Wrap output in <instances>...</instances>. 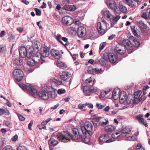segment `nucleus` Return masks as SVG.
<instances>
[{
  "label": "nucleus",
  "instance_id": "4468645a",
  "mask_svg": "<svg viewBox=\"0 0 150 150\" xmlns=\"http://www.w3.org/2000/svg\"><path fill=\"white\" fill-rule=\"evenodd\" d=\"M105 26L104 25L101 24L100 22L97 24V28L98 33L101 35H103L105 33Z\"/></svg>",
  "mask_w": 150,
  "mask_h": 150
},
{
  "label": "nucleus",
  "instance_id": "5fc2aeb1",
  "mask_svg": "<svg viewBox=\"0 0 150 150\" xmlns=\"http://www.w3.org/2000/svg\"><path fill=\"white\" fill-rule=\"evenodd\" d=\"M106 45V42H103L100 45L99 50H103Z\"/></svg>",
  "mask_w": 150,
  "mask_h": 150
},
{
  "label": "nucleus",
  "instance_id": "c85d7f7f",
  "mask_svg": "<svg viewBox=\"0 0 150 150\" xmlns=\"http://www.w3.org/2000/svg\"><path fill=\"white\" fill-rule=\"evenodd\" d=\"M109 137L108 135L104 134L101 135L99 137L98 141H110L109 139Z\"/></svg>",
  "mask_w": 150,
  "mask_h": 150
},
{
  "label": "nucleus",
  "instance_id": "bb28decb",
  "mask_svg": "<svg viewBox=\"0 0 150 150\" xmlns=\"http://www.w3.org/2000/svg\"><path fill=\"white\" fill-rule=\"evenodd\" d=\"M142 17L145 19H149L150 20V8H148L145 12L142 13Z\"/></svg>",
  "mask_w": 150,
  "mask_h": 150
},
{
  "label": "nucleus",
  "instance_id": "bf43d9fd",
  "mask_svg": "<svg viewBox=\"0 0 150 150\" xmlns=\"http://www.w3.org/2000/svg\"><path fill=\"white\" fill-rule=\"evenodd\" d=\"M18 117L20 120L21 121H24L25 120V118L20 115H18Z\"/></svg>",
  "mask_w": 150,
  "mask_h": 150
},
{
  "label": "nucleus",
  "instance_id": "774afa93",
  "mask_svg": "<svg viewBox=\"0 0 150 150\" xmlns=\"http://www.w3.org/2000/svg\"><path fill=\"white\" fill-rule=\"evenodd\" d=\"M4 123L5 125H6L8 127H11L10 126V123L8 121H6L4 122Z\"/></svg>",
  "mask_w": 150,
  "mask_h": 150
},
{
  "label": "nucleus",
  "instance_id": "13d9d810",
  "mask_svg": "<svg viewBox=\"0 0 150 150\" xmlns=\"http://www.w3.org/2000/svg\"><path fill=\"white\" fill-rule=\"evenodd\" d=\"M94 117L93 118V120L96 122H98L100 119L101 118L100 117H98L96 116H94Z\"/></svg>",
  "mask_w": 150,
  "mask_h": 150
},
{
  "label": "nucleus",
  "instance_id": "69168bd1",
  "mask_svg": "<svg viewBox=\"0 0 150 150\" xmlns=\"http://www.w3.org/2000/svg\"><path fill=\"white\" fill-rule=\"evenodd\" d=\"M106 95V93H105V92L103 91L101 92L100 97L102 98H104Z\"/></svg>",
  "mask_w": 150,
  "mask_h": 150
},
{
  "label": "nucleus",
  "instance_id": "338daca9",
  "mask_svg": "<svg viewBox=\"0 0 150 150\" xmlns=\"http://www.w3.org/2000/svg\"><path fill=\"white\" fill-rule=\"evenodd\" d=\"M120 16H117L115 18H114V17L112 19L114 21L116 22L118 21V20L120 19Z\"/></svg>",
  "mask_w": 150,
  "mask_h": 150
},
{
  "label": "nucleus",
  "instance_id": "49530a36",
  "mask_svg": "<svg viewBox=\"0 0 150 150\" xmlns=\"http://www.w3.org/2000/svg\"><path fill=\"white\" fill-rule=\"evenodd\" d=\"M104 121H105L101 122H99V125L102 126H104L106 125L108 122V120L105 119Z\"/></svg>",
  "mask_w": 150,
  "mask_h": 150
},
{
  "label": "nucleus",
  "instance_id": "e433bc0d",
  "mask_svg": "<svg viewBox=\"0 0 150 150\" xmlns=\"http://www.w3.org/2000/svg\"><path fill=\"white\" fill-rule=\"evenodd\" d=\"M9 113V112L8 110L0 109V115L4 114L5 115H8Z\"/></svg>",
  "mask_w": 150,
  "mask_h": 150
},
{
  "label": "nucleus",
  "instance_id": "864d4df0",
  "mask_svg": "<svg viewBox=\"0 0 150 150\" xmlns=\"http://www.w3.org/2000/svg\"><path fill=\"white\" fill-rule=\"evenodd\" d=\"M35 10L36 12V14L37 16H40L41 14V11L38 8H35Z\"/></svg>",
  "mask_w": 150,
  "mask_h": 150
},
{
  "label": "nucleus",
  "instance_id": "2eb2a0df",
  "mask_svg": "<svg viewBox=\"0 0 150 150\" xmlns=\"http://www.w3.org/2000/svg\"><path fill=\"white\" fill-rule=\"evenodd\" d=\"M120 102L121 104L123 103L126 100L127 98L126 93L124 91L122 92L118 95Z\"/></svg>",
  "mask_w": 150,
  "mask_h": 150
},
{
  "label": "nucleus",
  "instance_id": "f3484780",
  "mask_svg": "<svg viewBox=\"0 0 150 150\" xmlns=\"http://www.w3.org/2000/svg\"><path fill=\"white\" fill-rule=\"evenodd\" d=\"M95 79L93 76H91L90 77L86 79L85 80V84H86V86L89 87L92 86L94 83Z\"/></svg>",
  "mask_w": 150,
  "mask_h": 150
},
{
  "label": "nucleus",
  "instance_id": "1a4fd4ad",
  "mask_svg": "<svg viewBox=\"0 0 150 150\" xmlns=\"http://www.w3.org/2000/svg\"><path fill=\"white\" fill-rule=\"evenodd\" d=\"M86 33V28L83 26L79 27L77 30V34L79 37L82 38L85 36Z\"/></svg>",
  "mask_w": 150,
  "mask_h": 150
},
{
  "label": "nucleus",
  "instance_id": "c03bdc74",
  "mask_svg": "<svg viewBox=\"0 0 150 150\" xmlns=\"http://www.w3.org/2000/svg\"><path fill=\"white\" fill-rule=\"evenodd\" d=\"M139 24L140 27L142 29H146L147 28V25L143 23L142 21L139 22Z\"/></svg>",
  "mask_w": 150,
  "mask_h": 150
},
{
  "label": "nucleus",
  "instance_id": "37998d69",
  "mask_svg": "<svg viewBox=\"0 0 150 150\" xmlns=\"http://www.w3.org/2000/svg\"><path fill=\"white\" fill-rule=\"evenodd\" d=\"M131 41H129L128 40H123V44L125 46H129L130 43H131Z\"/></svg>",
  "mask_w": 150,
  "mask_h": 150
},
{
  "label": "nucleus",
  "instance_id": "a211bd4d",
  "mask_svg": "<svg viewBox=\"0 0 150 150\" xmlns=\"http://www.w3.org/2000/svg\"><path fill=\"white\" fill-rule=\"evenodd\" d=\"M93 126L89 122H86L84 125V129L86 130L85 134H86V132L90 134V132L92 131Z\"/></svg>",
  "mask_w": 150,
  "mask_h": 150
},
{
  "label": "nucleus",
  "instance_id": "c756f323",
  "mask_svg": "<svg viewBox=\"0 0 150 150\" xmlns=\"http://www.w3.org/2000/svg\"><path fill=\"white\" fill-rule=\"evenodd\" d=\"M123 2L131 7L134 8L135 7L136 5L134 3V2L132 0H123Z\"/></svg>",
  "mask_w": 150,
  "mask_h": 150
},
{
  "label": "nucleus",
  "instance_id": "aec40b11",
  "mask_svg": "<svg viewBox=\"0 0 150 150\" xmlns=\"http://www.w3.org/2000/svg\"><path fill=\"white\" fill-rule=\"evenodd\" d=\"M73 134L77 139H80L82 138V134L79 130L76 128H74L73 129Z\"/></svg>",
  "mask_w": 150,
  "mask_h": 150
},
{
  "label": "nucleus",
  "instance_id": "473e14b6",
  "mask_svg": "<svg viewBox=\"0 0 150 150\" xmlns=\"http://www.w3.org/2000/svg\"><path fill=\"white\" fill-rule=\"evenodd\" d=\"M27 61V64L30 66H33L35 65L36 62L33 60V58L32 59L29 58Z\"/></svg>",
  "mask_w": 150,
  "mask_h": 150
},
{
  "label": "nucleus",
  "instance_id": "f704fd0d",
  "mask_svg": "<svg viewBox=\"0 0 150 150\" xmlns=\"http://www.w3.org/2000/svg\"><path fill=\"white\" fill-rule=\"evenodd\" d=\"M62 38L61 36L60 35H58L57 36V40L61 44L64 45L65 47H66L67 46H68L69 45V43L68 42H67V43H65V44H64L62 41L61 40L62 39Z\"/></svg>",
  "mask_w": 150,
  "mask_h": 150
},
{
  "label": "nucleus",
  "instance_id": "2f4dec72",
  "mask_svg": "<svg viewBox=\"0 0 150 150\" xmlns=\"http://www.w3.org/2000/svg\"><path fill=\"white\" fill-rule=\"evenodd\" d=\"M14 63L18 66H20L23 63V59L22 58L16 59L14 61Z\"/></svg>",
  "mask_w": 150,
  "mask_h": 150
},
{
  "label": "nucleus",
  "instance_id": "cd10ccee",
  "mask_svg": "<svg viewBox=\"0 0 150 150\" xmlns=\"http://www.w3.org/2000/svg\"><path fill=\"white\" fill-rule=\"evenodd\" d=\"M64 9L70 11H74L76 9V7L74 5H66L64 6Z\"/></svg>",
  "mask_w": 150,
  "mask_h": 150
},
{
  "label": "nucleus",
  "instance_id": "423d86ee",
  "mask_svg": "<svg viewBox=\"0 0 150 150\" xmlns=\"http://www.w3.org/2000/svg\"><path fill=\"white\" fill-rule=\"evenodd\" d=\"M108 59L112 63H116L117 59V55L113 53H106Z\"/></svg>",
  "mask_w": 150,
  "mask_h": 150
},
{
  "label": "nucleus",
  "instance_id": "79ce46f5",
  "mask_svg": "<svg viewBox=\"0 0 150 150\" xmlns=\"http://www.w3.org/2000/svg\"><path fill=\"white\" fill-rule=\"evenodd\" d=\"M39 43V42L37 41H35L32 43V46L33 49H38L39 48L38 45Z\"/></svg>",
  "mask_w": 150,
  "mask_h": 150
},
{
  "label": "nucleus",
  "instance_id": "de8ad7c7",
  "mask_svg": "<svg viewBox=\"0 0 150 150\" xmlns=\"http://www.w3.org/2000/svg\"><path fill=\"white\" fill-rule=\"evenodd\" d=\"M66 93V90L64 89H59L57 91V93L59 95L64 94Z\"/></svg>",
  "mask_w": 150,
  "mask_h": 150
},
{
  "label": "nucleus",
  "instance_id": "0e129e2a",
  "mask_svg": "<svg viewBox=\"0 0 150 150\" xmlns=\"http://www.w3.org/2000/svg\"><path fill=\"white\" fill-rule=\"evenodd\" d=\"M86 106H88V107L91 108H93V106L92 104L86 103Z\"/></svg>",
  "mask_w": 150,
  "mask_h": 150
},
{
  "label": "nucleus",
  "instance_id": "6e6552de",
  "mask_svg": "<svg viewBox=\"0 0 150 150\" xmlns=\"http://www.w3.org/2000/svg\"><path fill=\"white\" fill-rule=\"evenodd\" d=\"M59 75L61 79L64 81H68L67 80L71 76V74L68 71H61L59 73Z\"/></svg>",
  "mask_w": 150,
  "mask_h": 150
},
{
  "label": "nucleus",
  "instance_id": "e2e57ef3",
  "mask_svg": "<svg viewBox=\"0 0 150 150\" xmlns=\"http://www.w3.org/2000/svg\"><path fill=\"white\" fill-rule=\"evenodd\" d=\"M6 104L9 107H11L12 106V104L9 102L8 100H7V102L6 103Z\"/></svg>",
  "mask_w": 150,
  "mask_h": 150
},
{
  "label": "nucleus",
  "instance_id": "9d476101",
  "mask_svg": "<svg viewBox=\"0 0 150 150\" xmlns=\"http://www.w3.org/2000/svg\"><path fill=\"white\" fill-rule=\"evenodd\" d=\"M33 58L36 63L39 64H42L44 62L40 52H38L34 56H33Z\"/></svg>",
  "mask_w": 150,
  "mask_h": 150
},
{
  "label": "nucleus",
  "instance_id": "052dcab7",
  "mask_svg": "<svg viewBox=\"0 0 150 150\" xmlns=\"http://www.w3.org/2000/svg\"><path fill=\"white\" fill-rule=\"evenodd\" d=\"M96 106L99 109H102L105 106L103 105H101L100 104L97 103L96 104Z\"/></svg>",
  "mask_w": 150,
  "mask_h": 150
},
{
  "label": "nucleus",
  "instance_id": "6ab92c4d",
  "mask_svg": "<svg viewBox=\"0 0 150 150\" xmlns=\"http://www.w3.org/2000/svg\"><path fill=\"white\" fill-rule=\"evenodd\" d=\"M129 38L131 41V43L132 46L136 47H139L140 43L135 37L132 36H130Z\"/></svg>",
  "mask_w": 150,
  "mask_h": 150
},
{
  "label": "nucleus",
  "instance_id": "412c9836",
  "mask_svg": "<svg viewBox=\"0 0 150 150\" xmlns=\"http://www.w3.org/2000/svg\"><path fill=\"white\" fill-rule=\"evenodd\" d=\"M103 15L104 18L109 21H110L114 17V16L111 14L110 13L108 10L104 12Z\"/></svg>",
  "mask_w": 150,
  "mask_h": 150
},
{
  "label": "nucleus",
  "instance_id": "5701e85b",
  "mask_svg": "<svg viewBox=\"0 0 150 150\" xmlns=\"http://www.w3.org/2000/svg\"><path fill=\"white\" fill-rule=\"evenodd\" d=\"M99 61L100 63L102 65H106V62L108 61V60L105 53L103 54V57L100 59Z\"/></svg>",
  "mask_w": 150,
  "mask_h": 150
},
{
  "label": "nucleus",
  "instance_id": "393cba45",
  "mask_svg": "<svg viewBox=\"0 0 150 150\" xmlns=\"http://www.w3.org/2000/svg\"><path fill=\"white\" fill-rule=\"evenodd\" d=\"M120 91V90L118 88H116L114 90L112 93V97L114 100H116L118 99V94Z\"/></svg>",
  "mask_w": 150,
  "mask_h": 150
},
{
  "label": "nucleus",
  "instance_id": "7ed1b4c3",
  "mask_svg": "<svg viewBox=\"0 0 150 150\" xmlns=\"http://www.w3.org/2000/svg\"><path fill=\"white\" fill-rule=\"evenodd\" d=\"M132 128L129 127H126L122 129H119L115 133L112 134V137L113 138H115L118 137V135L119 134H129L131 131Z\"/></svg>",
  "mask_w": 150,
  "mask_h": 150
},
{
  "label": "nucleus",
  "instance_id": "a878e982",
  "mask_svg": "<svg viewBox=\"0 0 150 150\" xmlns=\"http://www.w3.org/2000/svg\"><path fill=\"white\" fill-rule=\"evenodd\" d=\"M49 50L48 49L43 48L41 49L40 53L41 56L43 57H47L49 54Z\"/></svg>",
  "mask_w": 150,
  "mask_h": 150
},
{
  "label": "nucleus",
  "instance_id": "8fccbe9b",
  "mask_svg": "<svg viewBox=\"0 0 150 150\" xmlns=\"http://www.w3.org/2000/svg\"><path fill=\"white\" fill-rule=\"evenodd\" d=\"M149 87L148 86H145L143 90V94L145 95L147 93V89H149Z\"/></svg>",
  "mask_w": 150,
  "mask_h": 150
},
{
  "label": "nucleus",
  "instance_id": "ea45409f",
  "mask_svg": "<svg viewBox=\"0 0 150 150\" xmlns=\"http://www.w3.org/2000/svg\"><path fill=\"white\" fill-rule=\"evenodd\" d=\"M102 72V70L101 69L94 68L93 74H101Z\"/></svg>",
  "mask_w": 150,
  "mask_h": 150
},
{
  "label": "nucleus",
  "instance_id": "3c124183",
  "mask_svg": "<svg viewBox=\"0 0 150 150\" xmlns=\"http://www.w3.org/2000/svg\"><path fill=\"white\" fill-rule=\"evenodd\" d=\"M51 119L50 118H48L47 119V120H46V121H43L42 123H41V125L42 126H44V125H47V124L51 120Z\"/></svg>",
  "mask_w": 150,
  "mask_h": 150
},
{
  "label": "nucleus",
  "instance_id": "09e8293b",
  "mask_svg": "<svg viewBox=\"0 0 150 150\" xmlns=\"http://www.w3.org/2000/svg\"><path fill=\"white\" fill-rule=\"evenodd\" d=\"M51 54L52 56L55 59H56V50L53 49L51 50Z\"/></svg>",
  "mask_w": 150,
  "mask_h": 150
},
{
  "label": "nucleus",
  "instance_id": "680f3d73",
  "mask_svg": "<svg viewBox=\"0 0 150 150\" xmlns=\"http://www.w3.org/2000/svg\"><path fill=\"white\" fill-rule=\"evenodd\" d=\"M33 122L31 120L30 122L28 125V128L30 130H32L31 127L33 125Z\"/></svg>",
  "mask_w": 150,
  "mask_h": 150
},
{
  "label": "nucleus",
  "instance_id": "72a5a7b5",
  "mask_svg": "<svg viewBox=\"0 0 150 150\" xmlns=\"http://www.w3.org/2000/svg\"><path fill=\"white\" fill-rule=\"evenodd\" d=\"M120 11L122 13H125L127 11V9L125 6L120 3L119 7Z\"/></svg>",
  "mask_w": 150,
  "mask_h": 150
},
{
  "label": "nucleus",
  "instance_id": "dca6fc26",
  "mask_svg": "<svg viewBox=\"0 0 150 150\" xmlns=\"http://www.w3.org/2000/svg\"><path fill=\"white\" fill-rule=\"evenodd\" d=\"M143 117V116L142 115L139 114L136 117V119L138 121L139 123L144 125L145 127H147V124L146 121H144Z\"/></svg>",
  "mask_w": 150,
  "mask_h": 150
},
{
  "label": "nucleus",
  "instance_id": "4c0bfd02",
  "mask_svg": "<svg viewBox=\"0 0 150 150\" xmlns=\"http://www.w3.org/2000/svg\"><path fill=\"white\" fill-rule=\"evenodd\" d=\"M27 48V54H28V55L27 56V57L30 58L32 55L33 53V48L31 47H29V48Z\"/></svg>",
  "mask_w": 150,
  "mask_h": 150
},
{
  "label": "nucleus",
  "instance_id": "7c9ffc66",
  "mask_svg": "<svg viewBox=\"0 0 150 150\" xmlns=\"http://www.w3.org/2000/svg\"><path fill=\"white\" fill-rule=\"evenodd\" d=\"M130 27L134 35L137 37H139L140 36L137 34V31H138V30L137 28H136L135 26H131Z\"/></svg>",
  "mask_w": 150,
  "mask_h": 150
},
{
  "label": "nucleus",
  "instance_id": "f8f14e48",
  "mask_svg": "<svg viewBox=\"0 0 150 150\" xmlns=\"http://www.w3.org/2000/svg\"><path fill=\"white\" fill-rule=\"evenodd\" d=\"M107 6L112 10L116 12L117 9V5L115 1L113 0H108L106 1Z\"/></svg>",
  "mask_w": 150,
  "mask_h": 150
},
{
  "label": "nucleus",
  "instance_id": "58836bf2",
  "mask_svg": "<svg viewBox=\"0 0 150 150\" xmlns=\"http://www.w3.org/2000/svg\"><path fill=\"white\" fill-rule=\"evenodd\" d=\"M94 68L91 66L88 67L87 69L88 73L90 74H93Z\"/></svg>",
  "mask_w": 150,
  "mask_h": 150
},
{
  "label": "nucleus",
  "instance_id": "ddd939ff",
  "mask_svg": "<svg viewBox=\"0 0 150 150\" xmlns=\"http://www.w3.org/2000/svg\"><path fill=\"white\" fill-rule=\"evenodd\" d=\"M19 52L20 56L22 58L27 57L28 54H27V48L24 47H21L19 50Z\"/></svg>",
  "mask_w": 150,
  "mask_h": 150
},
{
  "label": "nucleus",
  "instance_id": "20e7f679",
  "mask_svg": "<svg viewBox=\"0 0 150 150\" xmlns=\"http://www.w3.org/2000/svg\"><path fill=\"white\" fill-rule=\"evenodd\" d=\"M13 75L15 79L18 81H21L23 78V72L20 69H15L13 71Z\"/></svg>",
  "mask_w": 150,
  "mask_h": 150
},
{
  "label": "nucleus",
  "instance_id": "39448f33",
  "mask_svg": "<svg viewBox=\"0 0 150 150\" xmlns=\"http://www.w3.org/2000/svg\"><path fill=\"white\" fill-rule=\"evenodd\" d=\"M98 90L96 87L90 88L85 86L83 89V91L84 94L86 96H90L92 93L96 92Z\"/></svg>",
  "mask_w": 150,
  "mask_h": 150
},
{
  "label": "nucleus",
  "instance_id": "9b49d317",
  "mask_svg": "<svg viewBox=\"0 0 150 150\" xmlns=\"http://www.w3.org/2000/svg\"><path fill=\"white\" fill-rule=\"evenodd\" d=\"M61 22L64 25H69L72 23L73 19L71 17L66 16L62 18Z\"/></svg>",
  "mask_w": 150,
  "mask_h": 150
},
{
  "label": "nucleus",
  "instance_id": "a19ab883",
  "mask_svg": "<svg viewBox=\"0 0 150 150\" xmlns=\"http://www.w3.org/2000/svg\"><path fill=\"white\" fill-rule=\"evenodd\" d=\"M86 106V103L84 104H79L78 105V107L79 109L83 111H85L86 110L84 109L83 108H85Z\"/></svg>",
  "mask_w": 150,
  "mask_h": 150
},
{
  "label": "nucleus",
  "instance_id": "f03ea898",
  "mask_svg": "<svg viewBox=\"0 0 150 150\" xmlns=\"http://www.w3.org/2000/svg\"><path fill=\"white\" fill-rule=\"evenodd\" d=\"M64 132L67 134V136L64 135L62 133H58L57 136L58 139H65L69 141H70L71 139L72 140H74V136L68 130H66Z\"/></svg>",
  "mask_w": 150,
  "mask_h": 150
},
{
  "label": "nucleus",
  "instance_id": "4be33fe9",
  "mask_svg": "<svg viewBox=\"0 0 150 150\" xmlns=\"http://www.w3.org/2000/svg\"><path fill=\"white\" fill-rule=\"evenodd\" d=\"M57 66L60 69H65L67 68V65L63 62L57 61Z\"/></svg>",
  "mask_w": 150,
  "mask_h": 150
},
{
  "label": "nucleus",
  "instance_id": "0eeeda50",
  "mask_svg": "<svg viewBox=\"0 0 150 150\" xmlns=\"http://www.w3.org/2000/svg\"><path fill=\"white\" fill-rule=\"evenodd\" d=\"M114 51L116 54L122 55L125 52V49L124 46L118 44L116 45Z\"/></svg>",
  "mask_w": 150,
  "mask_h": 150
},
{
  "label": "nucleus",
  "instance_id": "4d7b16f0",
  "mask_svg": "<svg viewBox=\"0 0 150 150\" xmlns=\"http://www.w3.org/2000/svg\"><path fill=\"white\" fill-rule=\"evenodd\" d=\"M73 23H74L75 24L78 25H80L81 23V22L79 21L76 19H75L74 21L73 20Z\"/></svg>",
  "mask_w": 150,
  "mask_h": 150
},
{
  "label": "nucleus",
  "instance_id": "b1692460",
  "mask_svg": "<svg viewBox=\"0 0 150 150\" xmlns=\"http://www.w3.org/2000/svg\"><path fill=\"white\" fill-rule=\"evenodd\" d=\"M115 129V127L112 125L106 126L104 129L105 131L107 133L112 132Z\"/></svg>",
  "mask_w": 150,
  "mask_h": 150
},
{
  "label": "nucleus",
  "instance_id": "6e6d98bb",
  "mask_svg": "<svg viewBox=\"0 0 150 150\" xmlns=\"http://www.w3.org/2000/svg\"><path fill=\"white\" fill-rule=\"evenodd\" d=\"M3 150H14L10 146H7Z\"/></svg>",
  "mask_w": 150,
  "mask_h": 150
},
{
  "label": "nucleus",
  "instance_id": "a18cd8bd",
  "mask_svg": "<svg viewBox=\"0 0 150 150\" xmlns=\"http://www.w3.org/2000/svg\"><path fill=\"white\" fill-rule=\"evenodd\" d=\"M136 149L137 150H144V149L142 147L140 143H139L136 146Z\"/></svg>",
  "mask_w": 150,
  "mask_h": 150
},
{
  "label": "nucleus",
  "instance_id": "c9c22d12",
  "mask_svg": "<svg viewBox=\"0 0 150 150\" xmlns=\"http://www.w3.org/2000/svg\"><path fill=\"white\" fill-rule=\"evenodd\" d=\"M56 141H51L49 143L50 150H56L54 147L56 145V143H55Z\"/></svg>",
  "mask_w": 150,
  "mask_h": 150
},
{
  "label": "nucleus",
  "instance_id": "603ef678",
  "mask_svg": "<svg viewBox=\"0 0 150 150\" xmlns=\"http://www.w3.org/2000/svg\"><path fill=\"white\" fill-rule=\"evenodd\" d=\"M17 150H28L27 148L24 146H19Z\"/></svg>",
  "mask_w": 150,
  "mask_h": 150
},
{
  "label": "nucleus",
  "instance_id": "f257e3e1",
  "mask_svg": "<svg viewBox=\"0 0 150 150\" xmlns=\"http://www.w3.org/2000/svg\"><path fill=\"white\" fill-rule=\"evenodd\" d=\"M21 88L23 90L27 91V93L29 95L33 96L35 98L40 97L43 100H46L48 99L49 97L55 98L56 96L55 93L56 89L52 86L51 87L52 91L48 93L45 91H41L38 92L37 90L32 87L29 83L23 85V87Z\"/></svg>",
  "mask_w": 150,
  "mask_h": 150
}]
</instances>
